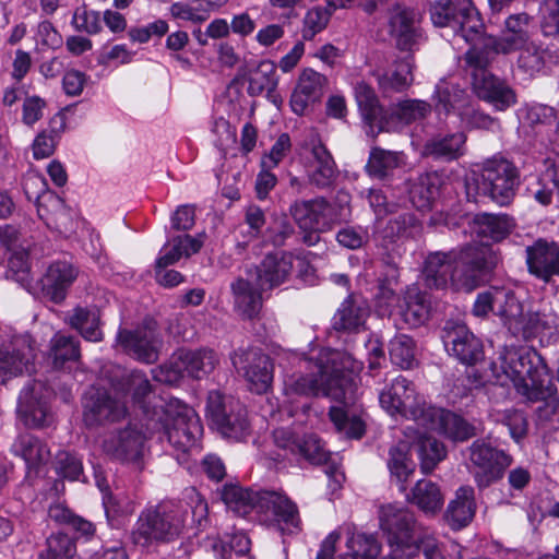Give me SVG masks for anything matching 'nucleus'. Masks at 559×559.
Listing matches in <instances>:
<instances>
[{
    "instance_id": "f257e3e1",
    "label": "nucleus",
    "mask_w": 559,
    "mask_h": 559,
    "mask_svg": "<svg viewBox=\"0 0 559 559\" xmlns=\"http://www.w3.org/2000/svg\"><path fill=\"white\" fill-rule=\"evenodd\" d=\"M340 357V353L333 352L317 361L306 360V372L287 376L283 391L289 397L322 395L343 403V406L330 408V419L338 432L359 439L365 433V424L359 416L344 408L356 401V378L338 366Z\"/></svg>"
},
{
    "instance_id": "f03ea898",
    "label": "nucleus",
    "mask_w": 559,
    "mask_h": 559,
    "mask_svg": "<svg viewBox=\"0 0 559 559\" xmlns=\"http://www.w3.org/2000/svg\"><path fill=\"white\" fill-rule=\"evenodd\" d=\"M491 376L501 386L513 384L526 403H538L535 417L539 425L559 420V397L549 368L542 355L528 347H503L490 364Z\"/></svg>"
},
{
    "instance_id": "7ed1b4c3",
    "label": "nucleus",
    "mask_w": 559,
    "mask_h": 559,
    "mask_svg": "<svg viewBox=\"0 0 559 559\" xmlns=\"http://www.w3.org/2000/svg\"><path fill=\"white\" fill-rule=\"evenodd\" d=\"M497 257L486 246H466L450 252H431L425 260L423 278L430 289H444L450 284L456 290L471 292L481 272L491 270Z\"/></svg>"
},
{
    "instance_id": "20e7f679",
    "label": "nucleus",
    "mask_w": 559,
    "mask_h": 559,
    "mask_svg": "<svg viewBox=\"0 0 559 559\" xmlns=\"http://www.w3.org/2000/svg\"><path fill=\"white\" fill-rule=\"evenodd\" d=\"M221 499L238 515H246L252 509L270 513L283 534H295L301 530L297 506L285 495L276 491H252L237 484H226L219 491Z\"/></svg>"
},
{
    "instance_id": "39448f33",
    "label": "nucleus",
    "mask_w": 559,
    "mask_h": 559,
    "mask_svg": "<svg viewBox=\"0 0 559 559\" xmlns=\"http://www.w3.org/2000/svg\"><path fill=\"white\" fill-rule=\"evenodd\" d=\"M146 429L151 433L159 432V440L167 442L179 453L187 454L198 450L202 436V425L197 413L178 399H169L160 406V414L155 409Z\"/></svg>"
},
{
    "instance_id": "423d86ee",
    "label": "nucleus",
    "mask_w": 559,
    "mask_h": 559,
    "mask_svg": "<svg viewBox=\"0 0 559 559\" xmlns=\"http://www.w3.org/2000/svg\"><path fill=\"white\" fill-rule=\"evenodd\" d=\"M520 183L518 168L504 157L493 156L479 169L466 176L465 189L468 200L479 202L489 199L499 205H508Z\"/></svg>"
},
{
    "instance_id": "0eeeda50",
    "label": "nucleus",
    "mask_w": 559,
    "mask_h": 559,
    "mask_svg": "<svg viewBox=\"0 0 559 559\" xmlns=\"http://www.w3.org/2000/svg\"><path fill=\"white\" fill-rule=\"evenodd\" d=\"M185 512L174 502H162L143 510L131 533L135 545L148 546L153 540L168 542L181 533Z\"/></svg>"
},
{
    "instance_id": "6e6552de",
    "label": "nucleus",
    "mask_w": 559,
    "mask_h": 559,
    "mask_svg": "<svg viewBox=\"0 0 559 559\" xmlns=\"http://www.w3.org/2000/svg\"><path fill=\"white\" fill-rule=\"evenodd\" d=\"M380 527L390 546V554L382 559H412L418 551L415 538L416 520L412 511L396 504L380 509Z\"/></svg>"
},
{
    "instance_id": "1a4fd4ad",
    "label": "nucleus",
    "mask_w": 559,
    "mask_h": 559,
    "mask_svg": "<svg viewBox=\"0 0 559 559\" xmlns=\"http://www.w3.org/2000/svg\"><path fill=\"white\" fill-rule=\"evenodd\" d=\"M430 19L437 27H451L466 43L480 37L484 23L472 0H437L430 4Z\"/></svg>"
},
{
    "instance_id": "9d476101",
    "label": "nucleus",
    "mask_w": 559,
    "mask_h": 559,
    "mask_svg": "<svg viewBox=\"0 0 559 559\" xmlns=\"http://www.w3.org/2000/svg\"><path fill=\"white\" fill-rule=\"evenodd\" d=\"M381 407L392 416L401 415L419 427L426 411L430 407L414 383L403 376L388 382L379 392Z\"/></svg>"
},
{
    "instance_id": "9b49d317",
    "label": "nucleus",
    "mask_w": 559,
    "mask_h": 559,
    "mask_svg": "<svg viewBox=\"0 0 559 559\" xmlns=\"http://www.w3.org/2000/svg\"><path fill=\"white\" fill-rule=\"evenodd\" d=\"M206 416L213 426L226 438L243 440L250 433L246 407L231 396L219 391H210L206 401Z\"/></svg>"
},
{
    "instance_id": "f8f14e48",
    "label": "nucleus",
    "mask_w": 559,
    "mask_h": 559,
    "mask_svg": "<svg viewBox=\"0 0 559 559\" xmlns=\"http://www.w3.org/2000/svg\"><path fill=\"white\" fill-rule=\"evenodd\" d=\"M216 364L217 356L213 349H180L155 371L154 378L168 384H176L186 377L202 379L214 370Z\"/></svg>"
},
{
    "instance_id": "ddd939ff",
    "label": "nucleus",
    "mask_w": 559,
    "mask_h": 559,
    "mask_svg": "<svg viewBox=\"0 0 559 559\" xmlns=\"http://www.w3.org/2000/svg\"><path fill=\"white\" fill-rule=\"evenodd\" d=\"M388 32L401 51L413 53L427 41L420 14L401 4H394L389 11Z\"/></svg>"
},
{
    "instance_id": "4468645a",
    "label": "nucleus",
    "mask_w": 559,
    "mask_h": 559,
    "mask_svg": "<svg viewBox=\"0 0 559 559\" xmlns=\"http://www.w3.org/2000/svg\"><path fill=\"white\" fill-rule=\"evenodd\" d=\"M50 397L51 391L40 381L32 380L24 385L19 396L17 414L26 427L40 429L52 425Z\"/></svg>"
},
{
    "instance_id": "2eb2a0df",
    "label": "nucleus",
    "mask_w": 559,
    "mask_h": 559,
    "mask_svg": "<svg viewBox=\"0 0 559 559\" xmlns=\"http://www.w3.org/2000/svg\"><path fill=\"white\" fill-rule=\"evenodd\" d=\"M230 359L252 392L262 394L269 390L273 381V362L260 348H239L231 354Z\"/></svg>"
},
{
    "instance_id": "dca6fc26",
    "label": "nucleus",
    "mask_w": 559,
    "mask_h": 559,
    "mask_svg": "<svg viewBox=\"0 0 559 559\" xmlns=\"http://www.w3.org/2000/svg\"><path fill=\"white\" fill-rule=\"evenodd\" d=\"M145 435L132 424L109 432L102 442L103 451L111 460L142 466L145 451Z\"/></svg>"
},
{
    "instance_id": "f3484780",
    "label": "nucleus",
    "mask_w": 559,
    "mask_h": 559,
    "mask_svg": "<svg viewBox=\"0 0 559 559\" xmlns=\"http://www.w3.org/2000/svg\"><path fill=\"white\" fill-rule=\"evenodd\" d=\"M117 343L127 354L146 364H153L158 359L162 345L157 324L153 319H145L134 330L120 329L117 334Z\"/></svg>"
},
{
    "instance_id": "a211bd4d",
    "label": "nucleus",
    "mask_w": 559,
    "mask_h": 559,
    "mask_svg": "<svg viewBox=\"0 0 559 559\" xmlns=\"http://www.w3.org/2000/svg\"><path fill=\"white\" fill-rule=\"evenodd\" d=\"M128 414L124 402L108 391L91 388L83 400V421L87 428H96L123 419Z\"/></svg>"
},
{
    "instance_id": "6ab92c4d",
    "label": "nucleus",
    "mask_w": 559,
    "mask_h": 559,
    "mask_svg": "<svg viewBox=\"0 0 559 559\" xmlns=\"http://www.w3.org/2000/svg\"><path fill=\"white\" fill-rule=\"evenodd\" d=\"M289 213L301 230L330 229L336 221L346 219L350 212L341 207V213H335L333 204L324 198L308 201H296L289 207Z\"/></svg>"
},
{
    "instance_id": "aec40b11",
    "label": "nucleus",
    "mask_w": 559,
    "mask_h": 559,
    "mask_svg": "<svg viewBox=\"0 0 559 559\" xmlns=\"http://www.w3.org/2000/svg\"><path fill=\"white\" fill-rule=\"evenodd\" d=\"M469 460L475 466L484 471L483 475L476 476L479 487H487L499 480L504 469L512 463V457L508 453L483 440H476L472 443Z\"/></svg>"
},
{
    "instance_id": "412c9836",
    "label": "nucleus",
    "mask_w": 559,
    "mask_h": 559,
    "mask_svg": "<svg viewBox=\"0 0 559 559\" xmlns=\"http://www.w3.org/2000/svg\"><path fill=\"white\" fill-rule=\"evenodd\" d=\"M418 428L437 431L454 442H464L476 436V427L462 416L432 405Z\"/></svg>"
},
{
    "instance_id": "4be33fe9",
    "label": "nucleus",
    "mask_w": 559,
    "mask_h": 559,
    "mask_svg": "<svg viewBox=\"0 0 559 559\" xmlns=\"http://www.w3.org/2000/svg\"><path fill=\"white\" fill-rule=\"evenodd\" d=\"M442 340L449 353L461 362L474 365L483 357V345L465 324L448 321L443 328Z\"/></svg>"
},
{
    "instance_id": "5701e85b",
    "label": "nucleus",
    "mask_w": 559,
    "mask_h": 559,
    "mask_svg": "<svg viewBox=\"0 0 559 559\" xmlns=\"http://www.w3.org/2000/svg\"><path fill=\"white\" fill-rule=\"evenodd\" d=\"M354 95L362 119L367 124V135L374 138L380 132L391 131L393 128L392 117L389 118L388 110L380 105L370 85L364 81L357 82L354 86Z\"/></svg>"
},
{
    "instance_id": "b1692460",
    "label": "nucleus",
    "mask_w": 559,
    "mask_h": 559,
    "mask_svg": "<svg viewBox=\"0 0 559 559\" xmlns=\"http://www.w3.org/2000/svg\"><path fill=\"white\" fill-rule=\"evenodd\" d=\"M293 269L294 255L290 252L274 251L264 255L252 276L261 290H267L287 282Z\"/></svg>"
},
{
    "instance_id": "393cba45",
    "label": "nucleus",
    "mask_w": 559,
    "mask_h": 559,
    "mask_svg": "<svg viewBox=\"0 0 559 559\" xmlns=\"http://www.w3.org/2000/svg\"><path fill=\"white\" fill-rule=\"evenodd\" d=\"M524 338H538L542 344H552L559 338V316L550 306L527 311L519 326Z\"/></svg>"
},
{
    "instance_id": "a878e982",
    "label": "nucleus",
    "mask_w": 559,
    "mask_h": 559,
    "mask_svg": "<svg viewBox=\"0 0 559 559\" xmlns=\"http://www.w3.org/2000/svg\"><path fill=\"white\" fill-rule=\"evenodd\" d=\"M78 275L79 270L71 262L66 260L53 261L40 278L43 296L55 304H61Z\"/></svg>"
},
{
    "instance_id": "bb28decb",
    "label": "nucleus",
    "mask_w": 559,
    "mask_h": 559,
    "mask_svg": "<svg viewBox=\"0 0 559 559\" xmlns=\"http://www.w3.org/2000/svg\"><path fill=\"white\" fill-rule=\"evenodd\" d=\"M326 85L328 78L324 74L310 68L305 69L290 96L292 110L296 115H305L312 105L321 100Z\"/></svg>"
},
{
    "instance_id": "cd10ccee",
    "label": "nucleus",
    "mask_w": 559,
    "mask_h": 559,
    "mask_svg": "<svg viewBox=\"0 0 559 559\" xmlns=\"http://www.w3.org/2000/svg\"><path fill=\"white\" fill-rule=\"evenodd\" d=\"M530 21L526 13L510 15L504 22V29L500 37L488 36L486 45L492 47L495 52L510 53L522 49L530 43Z\"/></svg>"
},
{
    "instance_id": "c85d7f7f",
    "label": "nucleus",
    "mask_w": 559,
    "mask_h": 559,
    "mask_svg": "<svg viewBox=\"0 0 559 559\" xmlns=\"http://www.w3.org/2000/svg\"><path fill=\"white\" fill-rule=\"evenodd\" d=\"M525 252L531 274L546 282L559 275V247L554 241L538 239Z\"/></svg>"
},
{
    "instance_id": "c756f323",
    "label": "nucleus",
    "mask_w": 559,
    "mask_h": 559,
    "mask_svg": "<svg viewBox=\"0 0 559 559\" xmlns=\"http://www.w3.org/2000/svg\"><path fill=\"white\" fill-rule=\"evenodd\" d=\"M469 102V95L459 84L448 80H440L436 84L432 103L439 117L453 115L459 119Z\"/></svg>"
},
{
    "instance_id": "7c9ffc66",
    "label": "nucleus",
    "mask_w": 559,
    "mask_h": 559,
    "mask_svg": "<svg viewBox=\"0 0 559 559\" xmlns=\"http://www.w3.org/2000/svg\"><path fill=\"white\" fill-rule=\"evenodd\" d=\"M33 348L25 341L0 347V383L34 369Z\"/></svg>"
},
{
    "instance_id": "2f4dec72",
    "label": "nucleus",
    "mask_w": 559,
    "mask_h": 559,
    "mask_svg": "<svg viewBox=\"0 0 559 559\" xmlns=\"http://www.w3.org/2000/svg\"><path fill=\"white\" fill-rule=\"evenodd\" d=\"M429 296L416 286H408L399 299L397 314L406 328H418L429 318Z\"/></svg>"
},
{
    "instance_id": "473e14b6",
    "label": "nucleus",
    "mask_w": 559,
    "mask_h": 559,
    "mask_svg": "<svg viewBox=\"0 0 559 559\" xmlns=\"http://www.w3.org/2000/svg\"><path fill=\"white\" fill-rule=\"evenodd\" d=\"M476 513L475 491L471 486H462L455 491L444 512L447 524L454 531L466 527Z\"/></svg>"
},
{
    "instance_id": "72a5a7b5",
    "label": "nucleus",
    "mask_w": 559,
    "mask_h": 559,
    "mask_svg": "<svg viewBox=\"0 0 559 559\" xmlns=\"http://www.w3.org/2000/svg\"><path fill=\"white\" fill-rule=\"evenodd\" d=\"M405 165L406 155L402 151H390L373 146L370 148L365 171L371 178L386 181L392 179L396 169L403 168Z\"/></svg>"
},
{
    "instance_id": "f704fd0d",
    "label": "nucleus",
    "mask_w": 559,
    "mask_h": 559,
    "mask_svg": "<svg viewBox=\"0 0 559 559\" xmlns=\"http://www.w3.org/2000/svg\"><path fill=\"white\" fill-rule=\"evenodd\" d=\"M278 78L273 62L264 60L250 73L247 92L250 96H260L265 93L267 100L276 107L282 105V97L276 92Z\"/></svg>"
},
{
    "instance_id": "c9c22d12",
    "label": "nucleus",
    "mask_w": 559,
    "mask_h": 559,
    "mask_svg": "<svg viewBox=\"0 0 559 559\" xmlns=\"http://www.w3.org/2000/svg\"><path fill=\"white\" fill-rule=\"evenodd\" d=\"M478 97L491 104L497 110L503 111L516 102L513 90L495 75H483L473 84Z\"/></svg>"
},
{
    "instance_id": "e433bc0d",
    "label": "nucleus",
    "mask_w": 559,
    "mask_h": 559,
    "mask_svg": "<svg viewBox=\"0 0 559 559\" xmlns=\"http://www.w3.org/2000/svg\"><path fill=\"white\" fill-rule=\"evenodd\" d=\"M234 305L237 312L245 319L255 318L262 308V292L257 283L239 277L230 285Z\"/></svg>"
},
{
    "instance_id": "4c0bfd02",
    "label": "nucleus",
    "mask_w": 559,
    "mask_h": 559,
    "mask_svg": "<svg viewBox=\"0 0 559 559\" xmlns=\"http://www.w3.org/2000/svg\"><path fill=\"white\" fill-rule=\"evenodd\" d=\"M14 455L20 456L26 464L28 473L37 471L46 464L50 457V450L47 444L32 433H21L11 445Z\"/></svg>"
},
{
    "instance_id": "58836bf2",
    "label": "nucleus",
    "mask_w": 559,
    "mask_h": 559,
    "mask_svg": "<svg viewBox=\"0 0 559 559\" xmlns=\"http://www.w3.org/2000/svg\"><path fill=\"white\" fill-rule=\"evenodd\" d=\"M441 183V176L436 171L419 175L411 183L409 201L418 211L431 210L439 197Z\"/></svg>"
},
{
    "instance_id": "ea45409f",
    "label": "nucleus",
    "mask_w": 559,
    "mask_h": 559,
    "mask_svg": "<svg viewBox=\"0 0 559 559\" xmlns=\"http://www.w3.org/2000/svg\"><path fill=\"white\" fill-rule=\"evenodd\" d=\"M406 497L412 504L428 516L439 513L444 503L440 486L430 479L418 480Z\"/></svg>"
},
{
    "instance_id": "a19ab883",
    "label": "nucleus",
    "mask_w": 559,
    "mask_h": 559,
    "mask_svg": "<svg viewBox=\"0 0 559 559\" xmlns=\"http://www.w3.org/2000/svg\"><path fill=\"white\" fill-rule=\"evenodd\" d=\"M311 154L313 162L309 170L310 182L320 189L330 188L338 175L331 153L323 144L318 143L313 145Z\"/></svg>"
},
{
    "instance_id": "79ce46f5",
    "label": "nucleus",
    "mask_w": 559,
    "mask_h": 559,
    "mask_svg": "<svg viewBox=\"0 0 559 559\" xmlns=\"http://www.w3.org/2000/svg\"><path fill=\"white\" fill-rule=\"evenodd\" d=\"M495 314L501 318L512 334L519 335V326L525 313L523 304L512 289L498 287Z\"/></svg>"
},
{
    "instance_id": "37998d69",
    "label": "nucleus",
    "mask_w": 559,
    "mask_h": 559,
    "mask_svg": "<svg viewBox=\"0 0 559 559\" xmlns=\"http://www.w3.org/2000/svg\"><path fill=\"white\" fill-rule=\"evenodd\" d=\"M413 57L407 56L395 61L393 68L378 76V84L384 94L407 90L413 81Z\"/></svg>"
},
{
    "instance_id": "c03bdc74",
    "label": "nucleus",
    "mask_w": 559,
    "mask_h": 559,
    "mask_svg": "<svg viewBox=\"0 0 559 559\" xmlns=\"http://www.w3.org/2000/svg\"><path fill=\"white\" fill-rule=\"evenodd\" d=\"M66 322L88 342L103 340L99 312L96 308L76 307L67 314Z\"/></svg>"
},
{
    "instance_id": "a18cd8bd",
    "label": "nucleus",
    "mask_w": 559,
    "mask_h": 559,
    "mask_svg": "<svg viewBox=\"0 0 559 559\" xmlns=\"http://www.w3.org/2000/svg\"><path fill=\"white\" fill-rule=\"evenodd\" d=\"M527 192L539 204L547 206L559 198V160L547 166L537 180L527 187Z\"/></svg>"
},
{
    "instance_id": "49530a36",
    "label": "nucleus",
    "mask_w": 559,
    "mask_h": 559,
    "mask_svg": "<svg viewBox=\"0 0 559 559\" xmlns=\"http://www.w3.org/2000/svg\"><path fill=\"white\" fill-rule=\"evenodd\" d=\"M202 240L190 235L174 237L163 247L156 260L157 269H165L175 264L181 257H190L197 253L202 247Z\"/></svg>"
},
{
    "instance_id": "de8ad7c7",
    "label": "nucleus",
    "mask_w": 559,
    "mask_h": 559,
    "mask_svg": "<svg viewBox=\"0 0 559 559\" xmlns=\"http://www.w3.org/2000/svg\"><path fill=\"white\" fill-rule=\"evenodd\" d=\"M465 142L466 135L463 132L438 135L426 142L424 153L435 158L453 160L464 154Z\"/></svg>"
},
{
    "instance_id": "09e8293b",
    "label": "nucleus",
    "mask_w": 559,
    "mask_h": 559,
    "mask_svg": "<svg viewBox=\"0 0 559 559\" xmlns=\"http://www.w3.org/2000/svg\"><path fill=\"white\" fill-rule=\"evenodd\" d=\"M429 431L426 429L417 430L413 441L424 473H430L445 456L444 445L428 435Z\"/></svg>"
},
{
    "instance_id": "8fccbe9b",
    "label": "nucleus",
    "mask_w": 559,
    "mask_h": 559,
    "mask_svg": "<svg viewBox=\"0 0 559 559\" xmlns=\"http://www.w3.org/2000/svg\"><path fill=\"white\" fill-rule=\"evenodd\" d=\"M408 450L407 442H400L389 450L388 468L400 491L406 490L405 484L415 471V463L408 456Z\"/></svg>"
},
{
    "instance_id": "3c124183",
    "label": "nucleus",
    "mask_w": 559,
    "mask_h": 559,
    "mask_svg": "<svg viewBox=\"0 0 559 559\" xmlns=\"http://www.w3.org/2000/svg\"><path fill=\"white\" fill-rule=\"evenodd\" d=\"M487 39L488 37H483L481 34L479 38L471 43L473 46L465 55L466 66L471 71L473 84H475V79L477 78L492 75L487 71V67L492 57L498 52H495L492 47L486 45Z\"/></svg>"
},
{
    "instance_id": "603ef678",
    "label": "nucleus",
    "mask_w": 559,
    "mask_h": 559,
    "mask_svg": "<svg viewBox=\"0 0 559 559\" xmlns=\"http://www.w3.org/2000/svg\"><path fill=\"white\" fill-rule=\"evenodd\" d=\"M519 68L530 75L540 72L548 63L557 62L555 56L548 48H543L534 43H528L519 49Z\"/></svg>"
},
{
    "instance_id": "864d4df0",
    "label": "nucleus",
    "mask_w": 559,
    "mask_h": 559,
    "mask_svg": "<svg viewBox=\"0 0 559 559\" xmlns=\"http://www.w3.org/2000/svg\"><path fill=\"white\" fill-rule=\"evenodd\" d=\"M367 309L352 296L346 298L333 318V326L337 331H355L364 324Z\"/></svg>"
},
{
    "instance_id": "5fc2aeb1",
    "label": "nucleus",
    "mask_w": 559,
    "mask_h": 559,
    "mask_svg": "<svg viewBox=\"0 0 559 559\" xmlns=\"http://www.w3.org/2000/svg\"><path fill=\"white\" fill-rule=\"evenodd\" d=\"M130 388L132 390V397L135 404L143 411L146 423H150L153 417L154 411L156 409L160 414V406L165 407V403L154 405L151 409V400L153 396L152 385L145 374L141 371H132L129 380Z\"/></svg>"
},
{
    "instance_id": "6e6d98bb",
    "label": "nucleus",
    "mask_w": 559,
    "mask_h": 559,
    "mask_svg": "<svg viewBox=\"0 0 559 559\" xmlns=\"http://www.w3.org/2000/svg\"><path fill=\"white\" fill-rule=\"evenodd\" d=\"M49 357L55 368H62L68 361L80 358V342L70 335L56 333L50 340Z\"/></svg>"
},
{
    "instance_id": "4d7b16f0",
    "label": "nucleus",
    "mask_w": 559,
    "mask_h": 559,
    "mask_svg": "<svg viewBox=\"0 0 559 559\" xmlns=\"http://www.w3.org/2000/svg\"><path fill=\"white\" fill-rule=\"evenodd\" d=\"M431 111V105L420 99H406L396 105V107L389 112V118L392 117L393 128H397L399 123L408 124L414 121L425 118Z\"/></svg>"
},
{
    "instance_id": "13d9d810",
    "label": "nucleus",
    "mask_w": 559,
    "mask_h": 559,
    "mask_svg": "<svg viewBox=\"0 0 559 559\" xmlns=\"http://www.w3.org/2000/svg\"><path fill=\"white\" fill-rule=\"evenodd\" d=\"M478 234L493 241L504 239L514 227V221L508 215L484 214L477 219Z\"/></svg>"
},
{
    "instance_id": "bf43d9fd",
    "label": "nucleus",
    "mask_w": 559,
    "mask_h": 559,
    "mask_svg": "<svg viewBox=\"0 0 559 559\" xmlns=\"http://www.w3.org/2000/svg\"><path fill=\"white\" fill-rule=\"evenodd\" d=\"M391 361L402 369H411L415 364V342L405 334L396 335L390 341Z\"/></svg>"
},
{
    "instance_id": "052dcab7",
    "label": "nucleus",
    "mask_w": 559,
    "mask_h": 559,
    "mask_svg": "<svg viewBox=\"0 0 559 559\" xmlns=\"http://www.w3.org/2000/svg\"><path fill=\"white\" fill-rule=\"evenodd\" d=\"M217 559H229L231 554L243 556L250 549L249 537L241 532L227 536V539H215L211 544Z\"/></svg>"
},
{
    "instance_id": "680f3d73",
    "label": "nucleus",
    "mask_w": 559,
    "mask_h": 559,
    "mask_svg": "<svg viewBox=\"0 0 559 559\" xmlns=\"http://www.w3.org/2000/svg\"><path fill=\"white\" fill-rule=\"evenodd\" d=\"M7 277L32 292V275L28 254L25 251H14L8 262Z\"/></svg>"
},
{
    "instance_id": "e2e57ef3",
    "label": "nucleus",
    "mask_w": 559,
    "mask_h": 559,
    "mask_svg": "<svg viewBox=\"0 0 559 559\" xmlns=\"http://www.w3.org/2000/svg\"><path fill=\"white\" fill-rule=\"evenodd\" d=\"M76 552V546L69 535L57 533L47 539V549L38 559H71Z\"/></svg>"
},
{
    "instance_id": "0e129e2a",
    "label": "nucleus",
    "mask_w": 559,
    "mask_h": 559,
    "mask_svg": "<svg viewBox=\"0 0 559 559\" xmlns=\"http://www.w3.org/2000/svg\"><path fill=\"white\" fill-rule=\"evenodd\" d=\"M56 473L68 480H80L83 476L82 459L69 451H59L53 461Z\"/></svg>"
},
{
    "instance_id": "69168bd1",
    "label": "nucleus",
    "mask_w": 559,
    "mask_h": 559,
    "mask_svg": "<svg viewBox=\"0 0 559 559\" xmlns=\"http://www.w3.org/2000/svg\"><path fill=\"white\" fill-rule=\"evenodd\" d=\"M347 546L353 551L348 556H355L357 559H377L381 550L377 538L364 533L354 534L347 540Z\"/></svg>"
},
{
    "instance_id": "338daca9",
    "label": "nucleus",
    "mask_w": 559,
    "mask_h": 559,
    "mask_svg": "<svg viewBox=\"0 0 559 559\" xmlns=\"http://www.w3.org/2000/svg\"><path fill=\"white\" fill-rule=\"evenodd\" d=\"M332 10L328 7H314L310 9L304 19L302 38L311 40L318 33L323 31L330 20Z\"/></svg>"
},
{
    "instance_id": "774afa93",
    "label": "nucleus",
    "mask_w": 559,
    "mask_h": 559,
    "mask_svg": "<svg viewBox=\"0 0 559 559\" xmlns=\"http://www.w3.org/2000/svg\"><path fill=\"white\" fill-rule=\"evenodd\" d=\"M296 454L302 455L313 464H322L328 460V452L321 440L313 433H307L299 438Z\"/></svg>"
}]
</instances>
